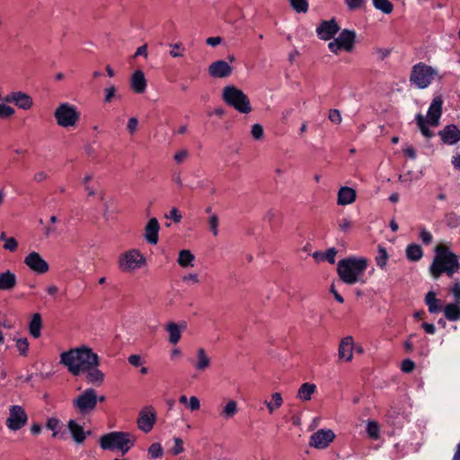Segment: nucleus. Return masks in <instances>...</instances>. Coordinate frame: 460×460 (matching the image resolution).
<instances>
[{
	"instance_id": "nucleus-37",
	"label": "nucleus",
	"mask_w": 460,
	"mask_h": 460,
	"mask_svg": "<svg viewBox=\"0 0 460 460\" xmlns=\"http://www.w3.org/2000/svg\"><path fill=\"white\" fill-rule=\"evenodd\" d=\"M416 123L421 132V134L427 138H430L433 137L432 131L428 128L427 124L429 123L425 118L420 114H417L415 118Z\"/></svg>"
},
{
	"instance_id": "nucleus-10",
	"label": "nucleus",
	"mask_w": 460,
	"mask_h": 460,
	"mask_svg": "<svg viewBox=\"0 0 460 460\" xmlns=\"http://www.w3.org/2000/svg\"><path fill=\"white\" fill-rule=\"evenodd\" d=\"M356 43V32L353 30L344 29L340 35L328 44V49L334 54L340 51L352 52Z\"/></svg>"
},
{
	"instance_id": "nucleus-17",
	"label": "nucleus",
	"mask_w": 460,
	"mask_h": 460,
	"mask_svg": "<svg viewBox=\"0 0 460 460\" xmlns=\"http://www.w3.org/2000/svg\"><path fill=\"white\" fill-rule=\"evenodd\" d=\"M438 136L444 144L454 146L460 141V129L456 125L449 124L438 132Z\"/></svg>"
},
{
	"instance_id": "nucleus-51",
	"label": "nucleus",
	"mask_w": 460,
	"mask_h": 460,
	"mask_svg": "<svg viewBox=\"0 0 460 460\" xmlns=\"http://www.w3.org/2000/svg\"><path fill=\"white\" fill-rule=\"evenodd\" d=\"M252 136L255 140H261L264 136L263 127L259 124H253L251 130Z\"/></svg>"
},
{
	"instance_id": "nucleus-8",
	"label": "nucleus",
	"mask_w": 460,
	"mask_h": 460,
	"mask_svg": "<svg viewBox=\"0 0 460 460\" xmlns=\"http://www.w3.org/2000/svg\"><path fill=\"white\" fill-rule=\"evenodd\" d=\"M57 124L62 128H71L76 125L80 113L76 107L68 102L59 104L54 111Z\"/></svg>"
},
{
	"instance_id": "nucleus-25",
	"label": "nucleus",
	"mask_w": 460,
	"mask_h": 460,
	"mask_svg": "<svg viewBox=\"0 0 460 460\" xmlns=\"http://www.w3.org/2000/svg\"><path fill=\"white\" fill-rule=\"evenodd\" d=\"M130 86L136 93H143L146 89V80L143 71L137 70L131 76Z\"/></svg>"
},
{
	"instance_id": "nucleus-24",
	"label": "nucleus",
	"mask_w": 460,
	"mask_h": 460,
	"mask_svg": "<svg viewBox=\"0 0 460 460\" xmlns=\"http://www.w3.org/2000/svg\"><path fill=\"white\" fill-rule=\"evenodd\" d=\"M17 285L16 275L10 270L0 272V291H11Z\"/></svg>"
},
{
	"instance_id": "nucleus-3",
	"label": "nucleus",
	"mask_w": 460,
	"mask_h": 460,
	"mask_svg": "<svg viewBox=\"0 0 460 460\" xmlns=\"http://www.w3.org/2000/svg\"><path fill=\"white\" fill-rule=\"evenodd\" d=\"M367 268L366 258L350 256L338 261L337 272L343 283L354 285L362 281Z\"/></svg>"
},
{
	"instance_id": "nucleus-15",
	"label": "nucleus",
	"mask_w": 460,
	"mask_h": 460,
	"mask_svg": "<svg viewBox=\"0 0 460 460\" xmlns=\"http://www.w3.org/2000/svg\"><path fill=\"white\" fill-rule=\"evenodd\" d=\"M3 102H13L19 109L24 111L30 110L33 105L32 98L26 93L20 91L10 93L9 94L4 97Z\"/></svg>"
},
{
	"instance_id": "nucleus-21",
	"label": "nucleus",
	"mask_w": 460,
	"mask_h": 460,
	"mask_svg": "<svg viewBox=\"0 0 460 460\" xmlns=\"http://www.w3.org/2000/svg\"><path fill=\"white\" fill-rule=\"evenodd\" d=\"M159 229L158 220L155 217L149 219L145 227L144 234V237L148 243L155 245L158 243Z\"/></svg>"
},
{
	"instance_id": "nucleus-5",
	"label": "nucleus",
	"mask_w": 460,
	"mask_h": 460,
	"mask_svg": "<svg viewBox=\"0 0 460 460\" xmlns=\"http://www.w3.org/2000/svg\"><path fill=\"white\" fill-rule=\"evenodd\" d=\"M223 101L240 113L248 114L252 108L249 97L239 88L228 84L222 91Z\"/></svg>"
},
{
	"instance_id": "nucleus-40",
	"label": "nucleus",
	"mask_w": 460,
	"mask_h": 460,
	"mask_svg": "<svg viewBox=\"0 0 460 460\" xmlns=\"http://www.w3.org/2000/svg\"><path fill=\"white\" fill-rule=\"evenodd\" d=\"M289 3L296 13H305L308 11L309 4L307 0H289Z\"/></svg>"
},
{
	"instance_id": "nucleus-26",
	"label": "nucleus",
	"mask_w": 460,
	"mask_h": 460,
	"mask_svg": "<svg viewBox=\"0 0 460 460\" xmlns=\"http://www.w3.org/2000/svg\"><path fill=\"white\" fill-rule=\"evenodd\" d=\"M356 190L350 187H341L338 191L337 203L341 206L349 205L356 199Z\"/></svg>"
},
{
	"instance_id": "nucleus-4",
	"label": "nucleus",
	"mask_w": 460,
	"mask_h": 460,
	"mask_svg": "<svg viewBox=\"0 0 460 460\" xmlns=\"http://www.w3.org/2000/svg\"><path fill=\"white\" fill-rule=\"evenodd\" d=\"M99 443L103 450H118L125 455L135 446V438L128 432L112 431L101 436Z\"/></svg>"
},
{
	"instance_id": "nucleus-34",
	"label": "nucleus",
	"mask_w": 460,
	"mask_h": 460,
	"mask_svg": "<svg viewBox=\"0 0 460 460\" xmlns=\"http://www.w3.org/2000/svg\"><path fill=\"white\" fill-rule=\"evenodd\" d=\"M195 256L189 250H181L179 252L177 262L182 268L193 266Z\"/></svg>"
},
{
	"instance_id": "nucleus-57",
	"label": "nucleus",
	"mask_w": 460,
	"mask_h": 460,
	"mask_svg": "<svg viewBox=\"0 0 460 460\" xmlns=\"http://www.w3.org/2000/svg\"><path fill=\"white\" fill-rule=\"evenodd\" d=\"M18 243L13 237H9L7 240H5L3 248L4 250L14 252L17 250Z\"/></svg>"
},
{
	"instance_id": "nucleus-42",
	"label": "nucleus",
	"mask_w": 460,
	"mask_h": 460,
	"mask_svg": "<svg viewBox=\"0 0 460 460\" xmlns=\"http://www.w3.org/2000/svg\"><path fill=\"white\" fill-rule=\"evenodd\" d=\"M46 426L49 429L53 431L52 437L55 438L61 429V422L58 419L51 417L48 419Z\"/></svg>"
},
{
	"instance_id": "nucleus-49",
	"label": "nucleus",
	"mask_w": 460,
	"mask_h": 460,
	"mask_svg": "<svg viewBox=\"0 0 460 460\" xmlns=\"http://www.w3.org/2000/svg\"><path fill=\"white\" fill-rule=\"evenodd\" d=\"M447 225L451 228H456L460 226V216L456 213H449L446 217Z\"/></svg>"
},
{
	"instance_id": "nucleus-52",
	"label": "nucleus",
	"mask_w": 460,
	"mask_h": 460,
	"mask_svg": "<svg viewBox=\"0 0 460 460\" xmlns=\"http://www.w3.org/2000/svg\"><path fill=\"white\" fill-rule=\"evenodd\" d=\"M16 348L22 356H26L29 349V342L26 338L16 341Z\"/></svg>"
},
{
	"instance_id": "nucleus-6",
	"label": "nucleus",
	"mask_w": 460,
	"mask_h": 460,
	"mask_svg": "<svg viewBox=\"0 0 460 460\" xmlns=\"http://www.w3.org/2000/svg\"><path fill=\"white\" fill-rule=\"evenodd\" d=\"M437 75V69L423 62H419L412 66L409 80L411 84L416 88L426 89Z\"/></svg>"
},
{
	"instance_id": "nucleus-19",
	"label": "nucleus",
	"mask_w": 460,
	"mask_h": 460,
	"mask_svg": "<svg viewBox=\"0 0 460 460\" xmlns=\"http://www.w3.org/2000/svg\"><path fill=\"white\" fill-rule=\"evenodd\" d=\"M443 101L438 96L432 100L428 111V122L430 126H438L442 115Z\"/></svg>"
},
{
	"instance_id": "nucleus-47",
	"label": "nucleus",
	"mask_w": 460,
	"mask_h": 460,
	"mask_svg": "<svg viewBox=\"0 0 460 460\" xmlns=\"http://www.w3.org/2000/svg\"><path fill=\"white\" fill-rule=\"evenodd\" d=\"M6 103L4 102L0 103V119H8L15 113L14 109Z\"/></svg>"
},
{
	"instance_id": "nucleus-44",
	"label": "nucleus",
	"mask_w": 460,
	"mask_h": 460,
	"mask_svg": "<svg viewBox=\"0 0 460 460\" xmlns=\"http://www.w3.org/2000/svg\"><path fill=\"white\" fill-rule=\"evenodd\" d=\"M367 432L371 438H373V439L378 438L379 432H380L378 423L376 421H368V423L367 425Z\"/></svg>"
},
{
	"instance_id": "nucleus-13",
	"label": "nucleus",
	"mask_w": 460,
	"mask_h": 460,
	"mask_svg": "<svg viewBox=\"0 0 460 460\" xmlns=\"http://www.w3.org/2000/svg\"><path fill=\"white\" fill-rule=\"evenodd\" d=\"M24 263L26 266L36 274H44L49 271V263L41 257L37 252H30L24 258Z\"/></svg>"
},
{
	"instance_id": "nucleus-32",
	"label": "nucleus",
	"mask_w": 460,
	"mask_h": 460,
	"mask_svg": "<svg viewBox=\"0 0 460 460\" xmlns=\"http://www.w3.org/2000/svg\"><path fill=\"white\" fill-rule=\"evenodd\" d=\"M42 328V319L41 315L39 313H36L32 315L31 320L29 325L30 334L33 338H39L40 336V332Z\"/></svg>"
},
{
	"instance_id": "nucleus-53",
	"label": "nucleus",
	"mask_w": 460,
	"mask_h": 460,
	"mask_svg": "<svg viewBox=\"0 0 460 460\" xmlns=\"http://www.w3.org/2000/svg\"><path fill=\"white\" fill-rule=\"evenodd\" d=\"M183 451H184V447H183V441H182V439L180 438H174V446L171 449L172 454L173 456H178L181 453H182Z\"/></svg>"
},
{
	"instance_id": "nucleus-31",
	"label": "nucleus",
	"mask_w": 460,
	"mask_h": 460,
	"mask_svg": "<svg viewBox=\"0 0 460 460\" xmlns=\"http://www.w3.org/2000/svg\"><path fill=\"white\" fill-rule=\"evenodd\" d=\"M316 392V385L311 383H304L297 391V398L302 401H309Z\"/></svg>"
},
{
	"instance_id": "nucleus-2",
	"label": "nucleus",
	"mask_w": 460,
	"mask_h": 460,
	"mask_svg": "<svg viewBox=\"0 0 460 460\" xmlns=\"http://www.w3.org/2000/svg\"><path fill=\"white\" fill-rule=\"evenodd\" d=\"M434 252L435 255L429 269L433 279H438L444 273L451 278L455 273L460 271L458 256L448 247L437 245Z\"/></svg>"
},
{
	"instance_id": "nucleus-64",
	"label": "nucleus",
	"mask_w": 460,
	"mask_h": 460,
	"mask_svg": "<svg viewBox=\"0 0 460 460\" xmlns=\"http://www.w3.org/2000/svg\"><path fill=\"white\" fill-rule=\"evenodd\" d=\"M189 407L191 411H197L200 407L199 400L196 396H191L189 401Z\"/></svg>"
},
{
	"instance_id": "nucleus-43",
	"label": "nucleus",
	"mask_w": 460,
	"mask_h": 460,
	"mask_svg": "<svg viewBox=\"0 0 460 460\" xmlns=\"http://www.w3.org/2000/svg\"><path fill=\"white\" fill-rule=\"evenodd\" d=\"M148 455L150 456L151 459H157L163 456L164 449L159 443H153L148 447Z\"/></svg>"
},
{
	"instance_id": "nucleus-36",
	"label": "nucleus",
	"mask_w": 460,
	"mask_h": 460,
	"mask_svg": "<svg viewBox=\"0 0 460 460\" xmlns=\"http://www.w3.org/2000/svg\"><path fill=\"white\" fill-rule=\"evenodd\" d=\"M264 403L267 406L269 412L273 413L276 409H279L282 405L283 399L279 393H274L271 395V401H265Z\"/></svg>"
},
{
	"instance_id": "nucleus-62",
	"label": "nucleus",
	"mask_w": 460,
	"mask_h": 460,
	"mask_svg": "<svg viewBox=\"0 0 460 460\" xmlns=\"http://www.w3.org/2000/svg\"><path fill=\"white\" fill-rule=\"evenodd\" d=\"M183 282L197 284L199 282V276L196 273H189L182 277Z\"/></svg>"
},
{
	"instance_id": "nucleus-29",
	"label": "nucleus",
	"mask_w": 460,
	"mask_h": 460,
	"mask_svg": "<svg viewBox=\"0 0 460 460\" xmlns=\"http://www.w3.org/2000/svg\"><path fill=\"white\" fill-rule=\"evenodd\" d=\"M425 303L430 314H438L443 310L442 303L436 297L434 291H429L425 296Z\"/></svg>"
},
{
	"instance_id": "nucleus-18",
	"label": "nucleus",
	"mask_w": 460,
	"mask_h": 460,
	"mask_svg": "<svg viewBox=\"0 0 460 460\" xmlns=\"http://www.w3.org/2000/svg\"><path fill=\"white\" fill-rule=\"evenodd\" d=\"M208 71L214 78H225L231 75L233 67L225 60H217L209 65Z\"/></svg>"
},
{
	"instance_id": "nucleus-23",
	"label": "nucleus",
	"mask_w": 460,
	"mask_h": 460,
	"mask_svg": "<svg viewBox=\"0 0 460 460\" xmlns=\"http://www.w3.org/2000/svg\"><path fill=\"white\" fill-rule=\"evenodd\" d=\"M99 365H90L89 368L84 370L85 380L88 384L101 385L104 381V373L98 368Z\"/></svg>"
},
{
	"instance_id": "nucleus-9",
	"label": "nucleus",
	"mask_w": 460,
	"mask_h": 460,
	"mask_svg": "<svg viewBox=\"0 0 460 460\" xmlns=\"http://www.w3.org/2000/svg\"><path fill=\"white\" fill-rule=\"evenodd\" d=\"M98 399L93 388H87L73 400V407L82 415L93 411L97 406Z\"/></svg>"
},
{
	"instance_id": "nucleus-45",
	"label": "nucleus",
	"mask_w": 460,
	"mask_h": 460,
	"mask_svg": "<svg viewBox=\"0 0 460 460\" xmlns=\"http://www.w3.org/2000/svg\"><path fill=\"white\" fill-rule=\"evenodd\" d=\"M208 228L214 236L218 235L219 218L217 215L211 214L208 217Z\"/></svg>"
},
{
	"instance_id": "nucleus-48",
	"label": "nucleus",
	"mask_w": 460,
	"mask_h": 460,
	"mask_svg": "<svg viewBox=\"0 0 460 460\" xmlns=\"http://www.w3.org/2000/svg\"><path fill=\"white\" fill-rule=\"evenodd\" d=\"M344 3L349 11H355L364 8L367 4V0H344Z\"/></svg>"
},
{
	"instance_id": "nucleus-61",
	"label": "nucleus",
	"mask_w": 460,
	"mask_h": 460,
	"mask_svg": "<svg viewBox=\"0 0 460 460\" xmlns=\"http://www.w3.org/2000/svg\"><path fill=\"white\" fill-rule=\"evenodd\" d=\"M188 155L189 152L186 149H182L174 155L173 159L177 164H181L188 157Z\"/></svg>"
},
{
	"instance_id": "nucleus-30",
	"label": "nucleus",
	"mask_w": 460,
	"mask_h": 460,
	"mask_svg": "<svg viewBox=\"0 0 460 460\" xmlns=\"http://www.w3.org/2000/svg\"><path fill=\"white\" fill-rule=\"evenodd\" d=\"M447 320L456 322L460 320V304H447L442 310Z\"/></svg>"
},
{
	"instance_id": "nucleus-41",
	"label": "nucleus",
	"mask_w": 460,
	"mask_h": 460,
	"mask_svg": "<svg viewBox=\"0 0 460 460\" xmlns=\"http://www.w3.org/2000/svg\"><path fill=\"white\" fill-rule=\"evenodd\" d=\"M337 254V250L332 247L328 249L324 253L320 254L319 252H314V257L318 258L321 256L322 260L327 261L331 264H333L335 262V257Z\"/></svg>"
},
{
	"instance_id": "nucleus-35",
	"label": "nucleus",
	"mask_w": 460,
	"mask_h": 460,
	"mask_svg": "<svg viewBox=\"0 0 460 460\" xmlns=\"http://www.w3.org/2000/svg\"><path fill=\"white\" fill-rule=\"evenodd\" d=\"M238 411L237 402L234 400H230L226 402L221 411V415L225 419L233 418Z\"/></svg>"
},
{
	"instance_id": "nucleus-50",
	"label": "nucleus",
	"mask_w": 460,
	"mask_h": 460,
	"mask_svg": "<svg viewBox=\"0 0 460 460\" xmlns=\"http://www.w3.org/2000/svg\"><path fill=\"white\" fill-rule=\"evenodd\" d=\"M104 93L105 95L103 102L105 103L111 102L113 98H120L119 95H116V87L114 85H111L110 87L105 88Z\"/></svg>"
},
{
	"instance_id": "nucleus-14",
	"label": "nucleus",
	"mask_w": 460,
	"mask_h": 460,
	"mask_svg": "<svg viewBox=\"0 0 460 460\" xmlns=\"http://www.w3.org/2000/svg\"><path fill=\"white\" fill-rule=\"evenodd\" d=\"M335 438L332 429H319L310 437L309 445L314 448H326Z\"/></svg>"
},
{
	"instance_id": "nucleus-38",
	"label": "nucleus",
	"mask_w": 460,
	"mask_h": 460,
	"mask_svg": "<svg viewBox=\"0 0 460 460\" xmlns=\"http://www.w3.org/2000/svg\"><path fill=\"white\" fill-rule=\"evenodd\" d=\"M373 5L385 14H390L394 10V5L389 0H373Z\"/></svg>"
},
{
	"instance_id": "nucleus-12",
	"label": "nucleus",
	"mask_w": 460,
	"mask_h": 460,
	"mask_svg": "<svg viewBox=\"0 0 460 460\" xmlns=\"http://www.w3.org/2000/svg\"><path fill=\"white\" fill-rule=\"evenodd\" d=\"M156 421V413L153 407L146 406L143 408L137 420V428L145 433L152 430Z\"/></svg>"
},
{
	"instance_id": "nucleus-33",
	"label": "nucleus",
	"mask_w": 460,
	"mask_h": 460,
	"mask_svg": "<svg viewBox=\"0 0 460 460\" xmlns=\"http://www.w3.org/2000/svg\"><path fill=\"white\" fill-rule=\"evenodd\" d=\"M406 257L411 261H418L423 256V251L420 245L411 243L406 247Z\"/></svg>"
},
{
	"instance_id": "nucleus-54",
	"label": "nucleus",
	"mask_w": 460,
	"mask_h": 460,
	"mask_svg": "<svg viewBox=\"0 0 460 460\" xmlns=\"http://www.w3.org/2000/svg\"><path fill=\"white\" fill-rule=\"evenodd\" d=\"M415 368V363L410 359V358H406L404 360H402V365H401V370L404 373H411L414 370Z\"/></svg>"
},
{
	"instance_id": "nucleus-46",
	"label": "nucleus",
	"mask_w": 460,
	"mask_h": 460,
	"mask_svg": "<svg viewBox=\"0 0 460 460\" xmlns=\"http://www.w3.org/2000/svg\"><path fill=\"white\" fill-rule=\"evenodd\" d=\"M172 49L170 50V56L172 58H181L184 56L185 48L182 43H174L170 45Z\"/></svg>"
},
{
	"instance_id": "nucleus-22",
	"label": "nucleus",
	"mask_w": 460,
	"mask_h": 460,
	"mask_svg": "<svg viewBox=\"0 0 460 460\" xmlns=\"http://www.w3.org/2000/svg\"><path fill=\"white\" fill-rule=\"evenodd\" d=\"M338 355L341 359L350 361L353 356V339L351 336L343 338L340 343Z\"/></svg>"
},
{
	"instance_id": "nucleus-59",
	"label": "nucleus",
	"mask_w": 460,
	"mask_h": 460,
	"mask_svg": "<svg viewBox=\"0 0 460 460\" xmlns=\"http://www.w3.org/2000/svg\"><path fill=\"white\" fill-rule=\"evenodd\" d=\"M420 239L424 244H429L432 242L433 237L429 231H428L426 228H423L420 232Z\"/></svg>"
},
{
	"instance_id": "nucleus-39",
	"label": "nucleus",
	"mask_w": 460,
	"mask_h": 460,
	"mask_svg": "<svg viewBox=\"0 0 460 460\" xmlns=\"http://www.w3.org/2000/svg\"><path fill=\"white\" fill-rule=\"evenodd\" d=\"M387 260L388 253L385 248L382 245H378L377 255L376 257L377 266H379L381 269H384L386 266Z\"/></svg>"
},
{
	"instance_id": "nucleus-7",
	"label": "nucleus",
	"mask_w": 460,
	"mask_h": 460,
	"mask_svg": "<svg viewBox=\"0 0 460 460\" xmlns=\"http://www.w3.org/2000/svg\"><path fill=\"white\" fill-rule=\"evenodd\" d=\"M146 264V257L137 249L128 250L118 258V268L122 272H134Z\"/></svg>"
},
{
	"instance_id": "nucleus-56",
	"label": "nucleus",
	"mask_w": 460,
	"mask_h": 460,
	"mask_svg": "<svg viewBox=\"0 0 460 460\" xmlns=\"http://www.w3.org/2000/svg\"><path fill=\"white\" fill-rule=\"evenodd\" d=\"M328 118L332 122L335 124H340L342 120L341 112L337 109L330 110Z\"/></svg>"
},
{
	"instance_id": "nucleus-27",
	"label": "nucleus",
	"mask_w": 460,
	"mask_h": 460,
	"mask_svg": "<svg viewBox=\"0 0 460 460\" xmlns=\"http://www.w3.org/2000/svg\"><path fill=\"white\" fill-rule=\"evenodd\" d=\"M67 428L69 432L71 433L73 440L76 444H82L86 438V433L84 432L83 427L79 425L75 420H69L67 422Z\"/></svg>"
},
{
	"instance_id": "nucleus-63",
	"label": "nucleus",
	"mask_w": 460,
	"mask_h": 460,
	"mask_svg": "<svg viewBox=\"0 0 460 460\" xmlns=\"http://www.w3.org/2000/svg\"><path fill=\"white\" fill-rule=\"evenodd\" d=\"M350 226H351V222L348 218H342L339 222V227H340L341 231H342V232L349 231Z\"/></svg>"
},
{
	"instance_id": "nucleus-28",
	"label": "nucleus",
	"mask_w": 460,
	"mask_h": 460,
	"mask_svg": "<svg viewBox=\"0 0 460 460\" xmlns=\"http://www.w3.org/2000/svg\"><path fill=\"white\" fill-rule=\"evenodd\" d=\"M192 363L197 371L203 372L210 367L211 358L203 348H199L197 350V359Z\"/></svg>"
},
{
	"instance_id": "nucleus-55",
	"label": "nucleus",
	"mask_w": 460,
	"mask_h": 460,
	"mask_svg": "<svg viewBox=\"0 0 460 460\" xmlns=\"http://www.w3.org/2000/svg\"><path fill=\"white\" fill-rule=\"evenodd\" d=\"M455 303L460 304V281H456L450 288Z\"/></svg>"
},
{
	"instance_id": "nucleus-58",
	"label": "nucleus",
	"mask_w": 460,
	"mask_h": 460,
	"mask_svg": "<svg viewBox=\"0 0 460 460\" xmlns=\"http://www.w3.org/2000/svg\"><path fill=\"white\" fill-rule=\"evenodd\" d=\"M138 119L136 117H132L128 119L127 125V130L130 135H134L137 129Z\"/></svg>"
},
{
	"instance_id": "nucleus-60",
	"label": "nucleus",
	"mask_w": 460,
	"mask_h": 460,
	"mask_svg": "<svg viewBox=\"0 0 460 460\" xmlns=\"http://www.w3.org/2000/svg\"><path fill=\"white\" fill-rule=\"evenodd\" d=\"M128 361L130 365H132L133 367H140L143 363L140 355H137V354L130 355L128 358Z\"/></svg>"
},
{
	"instance_id": "nucleus-1",
	"label": "nucleus",
	"mask_w": 460,
	"mask_h": 460,
	"mask_svg": "<svg viewBox=\"0 0 460 460\" xmlns=\"http://www.w3.org/2000/svg\"><path fill=\"white\" fill-rule=\"evenodd\" d=\"M60 364L73 376H77L89 368L90 365H100V358L91 348L81 346L62 352Z\"/></svg>"
},
{
	"instance_id": "nucleus-11",
	"label": "nucleus",
	"mask_w": 460,
	"mask_h": 460,
	"mask_svg": "<svg viewBox=\"0 0 460 460\" xmlns=\"http://www.w3.org/2000/svg\"><path fill=\"white\" fill-rule=\"evenodd\" d=\"M10 415L6 420V426L9 429L16 431L21 429L28 420L27 413L20 405H12L9 409Z\"/></svg>"
},
{
	"instance_id": "nucleus-20",
	"label": "nucleus",
	"mask_w": 460,
	"mask_h": 460,
	"mask_svg": "<svg viewBox=\"0 0 460 460\" xmlns=\"http://www.w3.org/2000/svg\"><path fill=\"white\" fill-rule=\"evenodd\" d=\"M187 328V323L182 321L179 323L170 322L165 325V330L169 334L168 341L171 344H177L181 337V332Z\"/></svg>"
},
{
	"instance_id": "nucleus-16",
	"label": "nucleus",
	"mask_w": 460,
	"mask_h": 460,
	"mask_svg": "<svg viewBox=\"0 0 460 460\" xmlns=\"http://www.w3.org/2000/svg\"><path fill=\"white\" fill-rule=\"evenodd\" d=\"M340 29L335 19H331L321 22L315 31L320 40H330L339 32Z\"/></svg>"
}]
</instances>
